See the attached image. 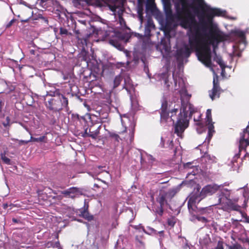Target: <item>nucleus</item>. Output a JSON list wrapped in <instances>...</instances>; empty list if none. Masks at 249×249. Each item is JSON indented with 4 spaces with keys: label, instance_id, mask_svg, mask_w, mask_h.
<instances>
[{
    "label": "nucleus",
    "instance_id": "f257e3e1",
    "mask_svg": "<svg viewBox=\"0 0 249 249\" xmlns=\"http://www.w3.org/2000/svg\"><path fill=\"white\" fill-rule=\"evenodd\" d=\"M221 39L222 36L216 29L211 28L209 34L205 33L203 36L197 28L194 34L189 36L190 47L185 45L184 48L178 50L177 55L178 57H188L192 51L195 50L198 60L205 66L210 67L211 65L210 45L213 44L215 41H219Z\"/></svg>",
    "mask_w": 249,
    "mask_h": 249
},
{
    "label": "nucleus",
    "instance_id": "f03ea898",
    "mask_svg": "<svg viewBox=\"0 0 249 249\" xmlns=\"http://www.w3.org/2000/svg\"><path fill=\"white\" fill-rule=\"evenodd\" d=\"M182 8L178 5L176 6V14L175 18L179 21V25L183 28L191 29L194 25H197V22L194 16L186 9L187 7L194 8L196 11L197 8L194 6V3L189 4L187 0H180Z\"/></svg>",
    "mask_w": 249,
    "mask_h": 249
},
{
    "label": "nucleus",
    "instance_id": "7ed1b4c3",
    "mask_svg": "<svg viewBox=\"0 0 249 249\" xmlns=\"http://www.w3.org/2000/svg\"><path fill=\"white\" fill-rule=\"evenodd\" d=\"M196 2L198 7L202 10V13L199 17L201 29L205 32L208 28V25H212L213 18L215 16H224L225 12L219 8H213L207 5L204 0H194Z\"/></svg>",
    "mask_w": 249,
    "mask_h": 249
},
{
    "label": "nucleus",
    "instance_id": "20e7f679",
    "mask_svg": "<svg viewBox=\"0 0 249 249\" xmlns=\"http://www.w3.org/2000/svg\"><path fill=\"white\" fill-rule=\"evenodd\" d=\"M91 36V34H87L85 38L80 39L79 37V48L81 47V52L79 53V59L81 58V61H84L86 64V67L83 68V70L80 73V78L83 77L85 82L90 83L96 80V76L92 73V71L88 67V62L90 60L89 53L86 50L88 44V38Z\"/></svg>",
    "mask_w": 249,
    "mask_h": 249
},
{
    "label": "nucleus",
    "instance_id": "39448f33",
    "mask_svg": "<svg viewBox=\"0 0 249 249\" xmlns=\"http://www.w3.org/2000/svg\"><path fill=\"white\" fill-rule=\"evenodd\" d=\"M188 111L190 112L189 115L191 117L193 113L196 112V109L190 104L189 101L181 100L180 112L175 125V133L178 136H180L188 126L189 121L187 119Z\"/></svg>",
    "mask_w": 249,
    "mask_h": 249
},
{
    "label": "nucleus",
    "instance_id": "423d86ee",
    "mask_svg": "<svg viewBox=\"0 0 249 249\" xmlns=\"http://www.w3.org/2000/svg\"><path fill=\"white\" fill-rule=\"evenodd\" d=\"M231 190L226 188H219L217 197L218 203L223 205L227 210L238 211L240 206L236 204L238 201V198H231Z\"/></svg>",
    "mask_w": 249,
    "mask_h": 249
},
{
    "label": "nucleus",
    "instance_id": "0eeeda50",
    "mask_svg": "<svg viewBox=\"0 0 249 249\" xmlns=\"http://www.w3.org/2000/svg\"><path fill=\"white\" fill-rule=\"evenodd\" d=\"M79 122L80 124V126L79 125V127H80L79 131H81L79 135L81 134V136L83 137H89L93 139H96L99 134L100 126L95 131H91V128H89V127L91 126L92 122L89 114L86 113L84 117L81 116L80 118L79 117Z\"/></svg>",
    "mask_w": 249,
    "mask_h": 249
},
{
    "label": "nucleus",
    "instance_id": "6e6552de",
    "mask_svg": "<svg viewBox=\"0 0 249 249\" xmlns=\"http://www.w3.org/2000/svg\"><path fill=\"white\" fill-rule=\"evenodd\" d=\"M166 194L160 193L156 197V201L152 205V210L156 215L162 216L164 208L168 204L166 199Z\"/></svg>",
    "mask_w": 249,
    "mask_h": 249
},
{
    "label": "nucleus",
    "instance_id": "1a4fd4ad",
    "mask_svg": "<svg viewBox=\"0 0 249 249\" xmlns=\"http://www.w3.org/2000/svg\"><path fill=\"white\" fill-rule=\"evenodd\" d=\"M201 187L197 184L190 195V198L188 201L187 205L189 211L191 212V209H193V206L205 198L203 193V189L200 191Z\"/></svg>",
    "mask_w": 249,
    "mask_h": 249
},
{
    "label": "nucleus",
    "instance_id": "9d476101",
    "mask_svg": "<svg viewBox=\"0 0 249 249\" xmlns=\"http://www.w3.org/2000/svg\"><path fill=\"white\" fill-rule=\"evenodd\" d=\"M137 162L140 161L141 168L140 170L148 169L152 166V163L155 161V159L151 155L145 154L143 155L141 152L137 154L136 159H135Z\"/></svg>",
    "mask_w": 249,
    "mask_h": 249
},
{
    "label": "nucleus",
    "instance_id": "9b49d317",
    "mask_svg": "<svg viewBox=\"0 0 249 249\" xmlns=\"http://www.w3.org/2000/svg\"><path fill=\"white\" fill-rule=\"evenodd\" d=\"M213 87L211 90H209V96L212 100L216 98H219L221 92L223 91L220 87L218 76L214 74L213 78Z\"/></svg>",
    "mask_w": 249,
    "mask_h": 249
},
{
    "label": "nucleus",
    "instance_id": "f8f14e48",
    "mask_svg": "<svg viewBox=\"0 0 249 249\" xmlns=\"http://www.w3.org/2000/svg\"><path fill=\"white\" fill-rule=\"evenodd\" d=\"M89 201V198L84 199V204L83 207L79 209V212H80L79 216L83 217L88 221H91L93 220L94 216L93 215L90 214L88 211Z\"/></svg>",
    "mask_w": 249,
    "mask_h": 249
},
{
    "label": "nucleus",
    "instance_id": "ddd939ff",
    "mask_svg": "<svg viewBox=\"0 0 249 249\" xmlns=\"http://www.w3.org/2000/svg\"><path fill=\"white\" fill-rule=\"evenodd\" d=\"M222 186V185H218L213 183L204 186L202 189L205 197L207 196H211L215 193L217 191H219V188L221 187Z\"/></svg>",
    "mask_w": 249,
    "mask_h": 249
},
{
    "label": "nucleus",
    "instance_id": "4468645a",
    "mask_svg": "<svg viewBox=\"0 0 249 249\" xmlns=\"http://www.w3.org/2000/svg\"><path fill=\"white\" fill-rule=\"evenodd\" d=\"M183 167V169L186 170H193L192 171H198L199 170L203 171V169H201V166L200 165L198 160L184 163Z\"/></svg>",
    "mask_w": 249,
    "mask_h": 249
},
{
    "label": "nucleus",
    "instance_id": "2eb2a0df",
    "mask_svg": "<svg viewBox=\"0 0 249 249\" xmlns=\"http://www.w3.org/2000/svg\"><path fill=\"white\" fill-rule=\"evenodd\" d=\"M192 210L196 214L207 216L213 213V208L212 206L201 207L195 205L193 206V209H192Z\"/></svg>",
    "mask_w": 249,
    "mask_h": 249
},
{
    "label": "nucleus",
    "instance_id": "dca6fc26",
    "mask_svg": "<svg viewBox=\"0 0 249 249\" xmlns=\"http://www.w3.org/2000/svg\"><path fill=\"white\" fill-rule=\"evenodd\" d=\"M200 163V165L201 166V169L203 171L208 169V166H210L211 164L214 161V160L212 158L210 155L208 154H205L202 156L200 160H198Z\"/></svg>",
    "mask_w": 249,
    "mask_h": 249
},
{
    "label": "nucleus",
    "instance_id": "f3484780",
    "mask_svg": "<svg viewBox=\"0 0 249 249\" xmlns=\"http://www.w3.org/2000/svg\"><path fill=\"white\" fill-rule=\"evenodd\" d=\"M168 102L167 101H164L161 104L160 108V120L161 121L166 122L169 118V112L167 110Z\"/></svg>",
    "mask_w": 249,
    "mask_h": 249
},
{
    "label": "nucleus",
    "instance_id": "a211bd4d",
    "mask_svg": "<svg viewBox=\"0 0 249 249\" xmlns=\"http://www.w3.org/2000/svg\"><path fill=\"white\" fill-rule=\"evenodd\" d=\"M248 145H249V138L245 136V133H241L239 144V150L245 149Z\"/></svg>",
    "mask_w": 249,
    "mask_h": 249
},
{
    "label": "nucleus",
    "instance_id": "6ab92c4d",
    "mask_svg": "<svg viewBox=\"0 0 249 249\" xmlns=\"http://www.w3.org/2000/svg\"><path fill=\"white\" fill-rule=\"evenodd\" d=\"M142 231L146 234H147L149 235H157L158 234H159L160 236V238L159 239L160 241V242H161V237H162L164 235V232L163 231H157L154 229H153L151 227H146V229H144V228H142Z\"/></svg>",
    "mask_w": 249,
    "mask_h": 249
},
{
    "label": "nucleus",
    "instance_id": "aec40b11",
    "mask_svg": "<svg viewBox=\"0 0 249 249\" xmlns=\"http://www.w3.org/2000/svg\"><path fill=\"white\" fill-rule=\"evenodd\" d=\"M199 242L202 247H205L207 249L209 248V244L212 243L209 235L207 233H205L200 237Z\"/></svg>",
    "mask_w": 249,
    "mask_h": 249
},
{
    "label": "nucleus",
    "instance_id": "412c9836",
    "mask_svg": "<svg viewBox=\"0 0 249 249\" xmlns=\"http://www.w3.org/2000/svg\"><path fill=\"white\" fill-rule=\"evenodd\" d=\"M78 188L71 187L62 192V194L68 197L74 198L77 195Z\"/></svg>",
    "mask_w": 249,
    "mask_h": 249
},
{
    "label": "nucleus",
    "instance_id": "4be33fe9",
    "mask_svg": "<svg viewBox=\"0 0 249 249\" xmlns=\"http://www.w3.org/2000/svg\"><path fill=\"white\" fill-rule=\"evenodd\" d=\"M54 102V98H51L49 99L48 101L46 102V107L49 109L50 110H53L54 111H59L62 109V107H59L54 106V104H53Z\"/></svg>",
    "mask_w": 249,
    "mask_h": 249
},
{
    "label": "nucleus",
    "instance_id": "5701e85b",
    "mask_svg": "<svg viewBox=\"0 0 249 249\" xmlns=\"http://www.w3.org/2000/svg\"><path fill=\"white\" fill-rule=\"evenodd\" d=\"M165 13L167 20H171L173 21L175 16L173 15L171 5L170 4H167L165 6Z\"/></svg>",
    "mask_w": 249,
    "mask_h": 249
},
{
    "label": "nucleus",
    "instance_id": "b1692460",
    "mask_svg": "<svg viewBox=\"0 0 249 249\" xmlns=\"http://www.w3.org/2000/svg\"><path fill=\"white\" fill-rule=\"evenodd\" d=\"M232 223L231 224V227L232 229V231L234 232H237L238 230H241L243 229V227L237 220L231 219Z\"/></svg>",
    "mask_w": 249,
    "mask_h": 249
},
{
    "label": "nucleus",
    "instance_id": "393cba45",
    "mask_svg": "<svg viewBox=\"0 0 249 249\" xmlns=\"http://www.w3.org/2000/svg\"><path fill=\"white\" fill-rule=\"evenodd\" d=\"M156 8L154 0H148L146 4V10L153 12Z\"/></svg>",
    "mask_w": 249,
    "mask_h": 249
},
{
    "label": "nucleus",
    "instance_id": "a878e982",
    "mask_svg": "<svg viewBox=\"0 0 249 249\" xmlns=\"http://www.w3.org/2000/svg\"><path fill=\"white\" fill-rule=\"evenodd\" d=\"M123 79V76L120 74L116 76L113 80V88L115 89L117 88L120 85Z\"/></svg>",
    "mask_w": 249,
    "mask_h": 249
},
{
    "label": "nucleus",
    "instance_id": "bb28decb",
    "mask_svg": "<svg viewBox=\"0 0 249 249\" xmlns=\"http://www.w3.org/2000/svg\"><path fill=\"white\" fill-rule=\"evenodd\" d=\"M58 100L59 101V103L61 104V107H62V109H63V107H67L68 100L67 98L65 97L62 94L59 95Z\"/></svg>",
    "mask_w": 249,
    "mask_h": 249
},
{
    "label": "nucleus",
    "instance_id": "cd10ccee",
    "mask_svg": "<svg viewBox=\"0 0 249 249\" xmlns=\"http://www.w3.org/2000/svg\"><path fill=\"white\" fill-rule=\"evenodd\" d=\"M212 243L213 247L212 248L209 247V249H224V243L221 240H219L217 242H213Z\"/></svg>",
    "mask_w": 249,
    "mask_h": 249
},
{
    "label": "nucleus",
    "instance_id": "c85d7f7f",
    "mask_svg": "<svg viewBox=\"0 0 249 249\" xmlns=\"http://www.w3.org/2000/svg\"><path fill=\"white\" fill-rule=\"evenodd\" d=\"M135 240L137 242V245L140 248H142V249H144V243L142 241V236H139L138 235L136 236Z\"/></svg>",
    "mask_w": 249,
    "mask_h": 249
},
{
    "label": "nucleus",
    "instance_id": "c756f323",
    "mask_svg": "<svg viewBox=\"0 0 249 249\" xmlns=\"http://www.w3.org/2000/svg\"><path fill=\"white\" fill-rule=\"evenodd\" d=\"M79 195H83L84 196H87L88 197L93 196V195L91 194L89 191H87L83 188H79Z\"/></svg>",
    "mask_w": 249,
    "mask_h": 249
},
{
    "label": "nucleus",
    "instance_id": "7c9ffc66",
    "mask_svg": "<svg viewBox=\"0 0 249 249\" xmlns=\"http://www.w3.org/2000/svg\"><path fill=\"white\" fill-rule=\"evenodd\" d=\"M206 119L208 124H210L212 122V117L211 114V109H208L206 111Z\"/></svg>",
    "mask_w": 249,
    "mask_h": 249
},
{
    "label": "nucleus",
    "instance_id": "2f4dec72",
    "mask_svg": "<svg viewBox=\"0 0 249 249\" xmlns=\"http://www.w3.org/2000/svg\"><path fill=\"white\" fill-rule=\"evenodd\" d=\"M75 78V76L72 72H70L67 74H63V79L65 80L68 79L72 80L73 81V79Z\"/></svg>",
    "mask_w": 249,
    "mask_h": 249
},
{
    "label": "nucleus",
    "instance_id": "473e14b6",
    "mask_svg": "<svg viewBox=\"0 0 249 249\" xmlns=\"http://www.w3.org/2000/svg\"><path fill=\"white\" fill-rule=\"evenodd\" d=\"M0 157H1V159L3 161V162L6 164H11V160L10 159H9L8 158H7L6 156H5V153H1V155H0Z\"/></svg>",
    "mask_w": 249,
    "mask_h": 249
},
{
    "label": "nucleus",
    "instance_id": "72a5a7b5",
    "mask_svg": "<svg viewBox=\"0 0 249 249\" xmlns=\"http://www.w3.org/2000/svg\"><path fill=\"white\" fill-rule=\"evenodd\" d=\"M109 43L117 48H119L121 47V44L117 40L114 39H110Z\"/></svg>",
    "mask_w": 249,
    "mask_h": 249
},
{
    "label": "nucleus",
    "instance_id": "f704fd0d",
    "mask_svg": "<svg viewBox=\"0 0 249 249\" xmlns=\"http://www.w3.org/2000/svg\"><path fill=\"white\" fill-rule=\"evenodd\" d=\"M45 137H46L45 136H41L39 138H34L31 136L30 138V141L31 142H42L44 140Z\"/></svg>",
    "mask_w": 249,
    "mask_h": 249
},
{
    "label": "nucleus",
    "instance_id": "c9c22d12",
    "mask_svg": "<svg viewBox=\"0 0 249 249\" xmlns=\"http://www.w3.org/2000/svg\"><path fill=\"white\" fill-rule=\"evenodd\" d=\"M138 14L140 20H143V8L142 6H139L138 9Z\"/></svg>",
    "mask_w": 249,
    "mask_h": 249
},
{
    "label": "nucleus",
    "instance_id": "e433bc0d",
    "mask_svg": "<svg viewBox=\"0 0 249 249\" xmlns=\"http://www.w3.org/2000/svg\"><path fill=\"white\" fill-rule=\"evenodd\" d=\"M79 100L82 103V106L81 107V109H83L84 108H85L87 111H89L90 110V107L88 104H86L85 102H83V100L79 97Z\"/></svg>",
    "mask_w": 249,
    "mask_h": 249
},
{
    "label": "nucleus",
    "instance_id": "4c0bfd02",
    "mask_svg": "<svg viewBox=\"0 0 249 249\" xmlns=\"http://www.w3.org/2000/svg\"><path fill=\"white\" fill-rule=\"evenodd\" d=\"M234 34L236 36H237L242 39L245 38V34L244 32H243L242 31H240V30L235 31L234 32Z\"/></svg>",
    "mask_w": 249,
    "mask_h": 249
},
{
    "label": "nucleus",
    "instance_id": "58836bf2",
    "mask_svg": "<svg viewBox=\"0 0 249 249\" xmlns=\"http://www.w3.org/2000/svg\"><path fill=\"white\" fill-rule=\"evenodd\" d=\"M199 214H196V219L198 221H201L204 223L207 222L208 220L206 217L204 216H200Z\"/></svg>",
    "mask_w": 249,
    "mask_h": 249
},
{
    "label": "nucleus",
    "instance_id": "ea45409f",
    "mask_svg": "<svg viewBox=\"0 0 249 249\" xmlns=\"http://www.w3.org/2000/svg\"><path fill=\"white\" fill-rule=\"evenodd\" d=\"M231 223L230 222H226L222 227L221 229L223 231H228L229 230L231 229Z\"/></svg>",
    "mask_w": 249,
    "mask_h": 249
},
{
    "label": "nucleus",
    "instance_id": "a19ab883",
    "mask_svg": "<svg viewBox=\"0 0 249 249\" xmlns=\"http://www.w3.org/2000/svg\"><path fill=\"white\" fill-rule=\"evenodd\" d=\"M109 137L114 138L117 142H119V141L120 137L117 134L113 132H110Z\"/></svg>",
    "mask_w": 249,
    "mask_h": 249
},
{
    "label": "nucleus",
    "instance_id": "79ce46f5",
    "mask_svg": "<svg viewBox=\"0 0 249 249\" xmlns=\"http://www.w3.org/2000/svg\"><path fill=\"white\" fill-rule=\"evenodd\" d=\"M190 213L191 214V216L190 217V220L192 221L195 222L196 219V213H194V211L192 210V209H191V212L189 211Z\"/></svg>",
    "mask_w": 249,
    "mask_h": 249
},
{
    "label": "nucleus",
    "instance_id": "37998d69",
    "mask_svg": "<svg viewBox=\"0 0 249 249\" xmlns=\"http://www.w3.org/2000/svg\"><path fill=\"white\" fill-rule=\"evenodd\" d=\"M68 30L64 28H60V34L62 36H66L68 34Z\"/></svg>",
    "mask_w": 249,
    "mask_h": 249
},
{
    "label": "nucleus",
    "instance_id": "c03bdc74",
    "mask_svg": "<svg viewBox=\"0 0 249 249\" xmlns=\"http://www.w3.org/2000/svg\"><path fill=\"white\" fill-rule=\"evenodd\" d=\"M167 223L169 226L171 227H173L175 225L176 222L174 219L169 218L167 220Z\"/></svg>",
    "mask_w": 249,
    "mask_h": 249
},
{
    "label": "nucleus",
    "instance_id": "a18cd8bd",
    "mask_svg": "<svg viewBox=\"0 0 249 249\" xmlns=\"http://www.w3.org/2000/svg\"><path fill=\"white\" fill-rule=\"evenodd\" d=\"M242 133H245V136H247L249 138V122L248 126L245 129H244Z\"/></svg>",
    "mask_w": 249,
    "mask_h": 249
},
{
    "label": "nucleus",
    "instance_id": "49530a36",
    "mask_svg": "<svg viewBox=\"0 0 249 249\" xmlns=\"http://www.w3.org/2000/svg\"><path fill=\"white\" fill-rule=\"evenodd\" d=\"M216 62L220 65L221 68H224V67H225L223 61L222 59H221V58H218L217 60H216Z\"/></svg>",
    "mask_w": 249,
    "mask_h": 249
},
{
    "label": "nucleus",
    "instance_id": "de8ad7c7",
    "mask_svg": "<svg viewBox=\"0 0 249 249\" xmlns=\"http://www.w3.org/2000/svg\"><path fill=\"white\" fill-rule=\"evenodd\" d=\"M229 249H241V246L237 244H234L229 247Z\"/></svg>",
    "mask_w": 249,
    "mask_h": 249
},
{
    "label": "nucleus",
    "instance_id": "09e8293b",
    "mask_svg": "<svg viewBox=\"0 0 249 249\" xmlns=\"http://www.w3.org/2000/svg\"><path fill=\"white\" fill-rule=\"evenodd\" d=\"M244 244V248L247 249V248H249V239L248 238H246L245 239Z\"/></svg>",
    "mask_w": 249,
    "mask_h": 249
},
{
    "label": "nucleus",
    "instance_id": "8fccbe9b",
    "mask_svg": "<svg viewBox=\"0 0 249 249\" xmlns=\"http://www.w3.org/2000/svg\"><path fill=\"white\" fill-rule=\"evenodd\" d=\"M15 20H16L15 19H13L11 21H10L9 22V23H7V25H6V28H8L12 26V25L13 24V23L15 21Z\"/></svg>",
    "mask_w": 249,
    "mask_h": 249
},
{
    "label": "nucleus",
    "instance_id": "3c124183",
    "mask_svg": "<svg viewBox=\"0 0 249 249\" xmlns=\"http://www.w3.org/2000/svg\"><path fill=\"white\" fill-rule=\"evenodd\" d=\"M53 104H54V106L59 107H61V106L59 105L60 103L58 99H55V98H54V102Z\"/></svg>",
    "mask_w": 249,
    "mask_h": 249
},
{
    "label": "nucleus",
    "instance_id": "603ef678",
    "mask_svg": "<svg viewBox=\"0 0 249 249\" xmlns=\"http://www.w3.org/2000/svg\"><path fill=\"white\" fill-rule=\"evenodd\" d=\"M53 248H56L57 249H62V248L60 247V243L58 241L56 242L54 245L53 246Z\"/></svg>",
    "mask_w": 249,
    "mask_h": 249
},
{
    "label": "nucleus",
    "instance_id": "864d4df0",
    "mask_svg": "<svg viewBox=\"0 0 249 249\" xmlns=\"http://www.w3.org/2000/svg\"><path fill=\"white\" fill-rule=\"evenodd\" d=\"M133 228L136 230H140L141 229L142 230V228H144L141 224H139V225H135L133 226Z\"/></svg>",
    "mask_w": 249,
    "mask_h": 249
},
{
    "label": "nucleus",
    "instance_id": "5fc2aeb1",
    "mask_svg": "<svg viewBox=\"0 0 249 249\" xmlns=\"http://www.w3.org/2000/svg\"><path fill=\"white\" fill-rule=\"evenodd\" d=\"M194 121L196 122V124L199 126L200 127H201L203 126V124L202 123L198 121V120H196L195 118H194Z\"/></svg>",
    "mask_w": 249,
    "mask_h": 249
},
{
    "label": "nucleus",
    "instance_id": "6e6d98bb",
    "mask_svg": "<svg viewBox=\"0 0 249 249\" xmlns=\"http://www.w3.org/2000/svg\"><path fill=\"white\" fill-rule=\"evenodd\" d=\"M214 128V126L213 125V124H211V125H210L209 126V136L210 137H211L212 136H211V134H210V132H211V130L212 129H213Z\"/></svg>",
    "mask_w": 249,
    "mask_h": 249
},
{
    "label": "nucleus",
    "instance_id": "4d7b16f0",
    "mask_svg": "<svg viewBox=\"0 0 249 249\" xmlns=\"http://www.w3.org/2000/svg\"><path fill=\"white\" fill-rule=\"evenodd\" d=\"M4 105V102L0 99V112L1 111L2 108Z\"/></svg>",
    "mask_w": 249,
    "mask_h": 249
},
{
    "label": "nucleus",
    "instance_id": "13d9d810",
    "mask_svg": "<svg viewBox=\"0 0 249 249\" xmlns=\"http://www.w3.org/2000/svg\"><path fill=\"white\" fill-rule=\"evenodd\" d=\"M30 142H31L30 140H29L28 141L21 140V141H20L19 143L20 144H27L28 143H29Z\"/></svg>",
    "mask_w": 249,
    "mask_h": 249
},
{
    "label": "nucleus",
    "instance_id": "bf43d9fd",
    "mask_svg": "<svg viewBox=\"0 0 249 249\" xmlns=\"http://www.w3.org/2000/svg\"><path fill=\"white\" fill-rule=\"evenodd\" d=\"M12 221L15 223H20V222L19 219L16 218H13Z\"/></svg>",
    "mask_w": 249,
    "mask_h": 249
},
{
    "label": "nucleus",
    "instance_id": "052dcab7",
    "mask_svg": "<svg viewBox=\"0 0 249 249\" xmlns=\"http://www.w3.org/2000/svg\"><path fill=\"white\" fill-rule=\"evenodd\" d=\"M69 249H78V245H74L72 244H71V247L69 248Z\"/></svg>",
    "mask_w": 249,
    "mask_h": 249
},
{
    "label": "nucleus",
    "instance_id": "680f3d73",
    "mask_svg": "<svg viewBox=\"0 0 249 249\" xmlns=\"http://www.w3.org/2000/svg\"><path fill=\"white\" fill-rule=\"evenodd\" d=\"M48 95L51 96H54V92H52V91H50V92H47V94H46V96H48Z\"/></svg>",
    "mask_w": 249,
    "mask_h": 249
},
{
    "label": "nucleus",
    "instance_id": "e2e57ef3",
    "mask_svg": "<svg viewBox=\"0 0 249 249\" xmlns=\"http://www.w3.org/2000/svg\"><path fill=\"white\" fill-rule=\"evenodd\" d=\"M178 111V108H174L172 111H171V113L173 114V113H174L175 114H176L177 112Z\"/></svg>",
    "mask_w": 249,
    "mask_h": 249
},
{
    "label": "nucleus",
    "instance_id": "0e129e2a",
    "mask_svg": "<svg viewBox=\"0 0 249 249\" xmlns=\"http://www.w3.org/2000/svg\"><path fill=\"white\" fill-rule=\"evenodd\" d=\"M97 172H88L89 174V176H91L93 177H94V175H97L95 173H96Z\"/></svg>",
    "mask_w": 249,
    "mask_h": 249
},
{
    "label": "nucleus",
    "instance_id": "69168bd1",
    "mask_svg": "<svg viewBox=\"0 0 249 249\" xmlns=\"http://www.w3.org/2000/svg\"><path fill=\"white\" fill-rule=\"evenodd\" d=\"M73 2L75 7L78 6V0H73Z\"/></svg>",
    "mask_w": 249,
    "mask_h": 249
},
{
    "label": "nucleus",
    "instance_id": "338daca9",
    "mask_svg": "<svg viewBox=\"0 0 249 249\" xmlns=\"http://www.w3.org/2000/svg\"><path fill=\"white\" fill-rule=\"evenodd\" d=\"M229 184L230 183L228 182H226L224 183H223V184H221L222 185L221 186V188H223V187L225 186H228V185H229Z\"/></svg>",
    "mask_w": 249,
    "mask_h": 249
},
{
    "label": "nucleus",
    "instance_id": "774afa93",
    "mask_svg": "<svg viewBox=\"0 0 249 249\" xmlns=\"http://www.w3.org/2000/svg\"><path fill=\"white\" fill-rule=\"evenodd\" d=\"M195 172H190V173H188V174L187 175V177H188L189 175H193V176H195L196 175V174L195 173Z\"/></svg>",
    "mask_w": 249,
    "mask_h": 249
}]
</instances>
